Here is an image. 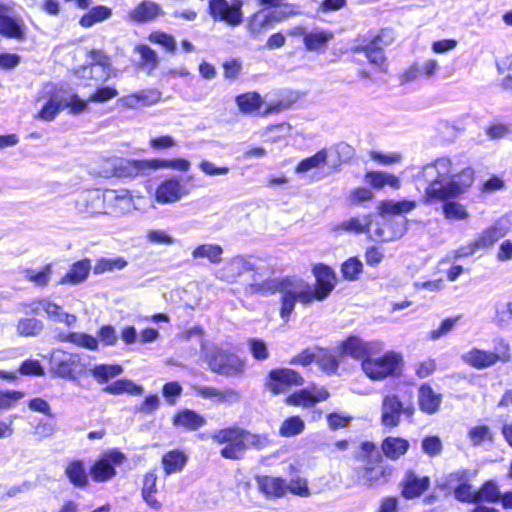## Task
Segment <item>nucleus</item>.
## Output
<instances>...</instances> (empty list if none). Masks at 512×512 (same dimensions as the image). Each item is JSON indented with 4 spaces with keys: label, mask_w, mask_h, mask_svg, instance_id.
<instances>
[{
    "label": "nucleus",
    "mask_w": 512,
    "mask_h": 512,
    "mask_svg": "<svg viewBox=\"0 0 512 512\" xmlns=\"http://www.w3.org/2000/svg\"><path fill=\"white\" fill-rule=\"evenodd\" d=\"M425 185L427 200H446L465 193L474 182V171L461 155L441 156L424 165L415 176Z\"/></svg>",
    "instance_id": "f257e3e1"
},
{
    "label": "nucleus",
    "mask_w": 512,
    "mask_h": 512,
    "mask_svg": "<svg viewBox=\"0 0 512 512\" xmlns=\"http://www.w3.org/2000/svg\"><path fill=\"white\" fill-rule=\"evenodd\" d=\"M37 114L35 118L44 121H53L58 113L69 108L70 113L80 114L86 111V102L78 95L72 94L53 83H46L35 98Z\"/></svg>",
    "instance_id": "f03ea898"
},
{
    "label": "nucleus",
    "mask_w": 512,
    "mask_h": 512,
    "mask_svg": "<svg viewBox=\"0 0 512 512\" xmlns=\"http://www.w3.org/2000/svg\"><path fill=\"white\" fill-rule=\"evenodd\" d=\"M211 437L215 443L224 445L220 454L223 458L230 460H238L243 457L246 449L261 448L267 442L266 437L252 434L236 426L220 429Z\"/></svg>",
    "instance_id": "7ed1b4c3"
},
{
    "label": "nucleus",
    "mask_w": 512,
    "mask_h": 512,
    "mask_svg": "<svg viewBox=\"0 0 512 512\" xmlns=\"http://www.w3.org/2000/svg\"><path fill=\"white\" fill-rule=\"evenodd\" d=\"M205 362L209 369L227 377L239 376L245 371V362L237 355L219 348L213 344L201 345Z\"/></svg>",
    "instance_id": "20e7f679"
},
{
    "label": "nucleus",
    "mask_w": 512,
    "mask_h": 512,
    "mask_svg": "<svg viewBox=\"0 0 512 512\" xmlns=\"http://www.w3.org/2000/svg\"><path fill=\"white\" fill-rule=\"evenodd\" d=\"M279 291L281 294L279 315L284 322L289 321L297 301L303 305L313 302L309 292V283L301 278L284 279Z\"/></svg>",
    "instance_id": "39448f33"
},
{
    "label": "nucleus",
    "mask_w": 512,
    "mask_h": 512,
    "mask_svg": "<svg viewBox=\"0 0 512 512\" xmlns=\"http://www.w3.org/2000/svg\"><path fill=\"white\" fill-rule=\"evenodd\" d=\"M402 363L401 354L389 351L381 357L368 356L361 362V369L369 379L383 381L389 376L396 375Z\"/></svg>",
    "instance_id": "423d86ee"
},
{
    "label": "nucleus",
    "mask_w": 512,
    "mask_h": 512,
    "mask_svg": "<svg viewBox=\"0 0 512 512\" xmlns=\"http://www.w3.org/2000/svg\"><path fill=\"white\" fill-rule=\"evenodd\" d=\"M18 310L26 315H41L44 313L49 320L63 323L67 327H73L77 322V317L74 314L67 313L62 306L56 304L48 297L20 303Z\"/></svg>",
    "instance_id": "0eeeda50"
},
{
    "label": "nucleus",
    "mask_w": 512,
    "mask_h": 512,
    "mask_svg": "<svg viewBox=\"0 0 512 512\" xmlns=\"http://www.w3.org/2000/svg\"><path fill=\"white\" fill-rule=\"evenodd\" d=\"M511 358L510 344L504 339L498 340L495 352L473 348L461 356L464 363L478 370L492 367L498 362L507 363Z\"/></svg>",
    "instance_id": "6e6552de"
},
{
    "label": "nucleus",
    "mask_w": 512,
    "mask_h": 512,
    "mask_svg": "<svg viewBox=\"0 0 512 512\" xmlns=\"http://www.w3.org/2000/svg\"><path fill=\"white\" fill-rule=\"evenodd\" d=\"M50 362L51 370L63 379L76 380L85 371L82 357L77 353L57 349L52 352Z\"/></svg>",
    "instance_id": "1a4fd4ad"
},
{
    "label": "nucleus",
    "mask_w": 512,
    "mask_h": 512,
    "mask_svg": "<svg viewBox=\"0 0 512 512\" xmlns=\"http://www.w3.org/2000/svg\"><path fill=\"white\" fill-rule=\"evenodd\" d=\"M407 231V219L389 217L373 218L370 239L376 242H391L402 238Z\"/></svg>",
    "instance_id": "9d476101"
},
{
    "label": "nucleus",
    "mask_w": 512,
    "mask_h": 512,
    "mask_svg": "<svg viewBox=\"0 0 512 512\" xmlns=\"http://www.w3.org/2000/svg\"><path fill=\"white\" fill-rule=\"evenodd\" d=\"M384 348L385 345L382 341H364L355 335L349 336L339 344V351L342 356H349L362 361L368 356L378 355Z\"/></svg>",
    "instance_id": "9b49d317"
},
{
    "label": "nucleus",
    "mask_w": 512,
    "mask_h": 512,
    "mask_svg": "<svg viewBox=\"0 0 512 512\" xmlns=\"http://www.w3.org/2000/svg\"><path fill=\"white\" fill-rule=\"evenodd\" d=\"M190 167V161L184 158L133 160L130 161V177L149 175L152 171L158 169H172L179 172H187Z\"/></svg>",
    "instance_id": "f8f14e48"
},
{
    "label": "nucleus",
    "mask_w": 512,
    "mask_h": 512,
    "mask_svg": "<svg viewBox=\"0 0 512 512\" xmlns=\"http://www.w3.org/2000/svg\"><path fill=\"white\" fill-rule=\"evenodd\" d=\"M303 384L304 378L295 370L278 368L269 372L265 386L272 394L278 395Z\"/></svg>",
    "instance_id": "ddd939ff"
},
{
    "label": "nucleus",
    "mask_w": 512,
    "mask_h": 512,
    "mask_svg": "<svg viewBox=\"0 0 512 512\" xmlns=\"http://www.w3.org/2000/svg\"><path fill=\"white\" fill-rule=\"evenodd\" d=\"M316 284L315 287L309 284V292L312 301L325 300L336 286L337 278L334 271L327 265L317 264L312 270Z\"/></svg>",
    "instance_id": "4468645a"
},
{
    "label": "nucleus",
    "mask_w": 512,
    "mask_h": 512,
    "mask_svg": "<svg viewBox=\"0 0 512 512\" xmlns=\"http://www.w3.org/2000/svg\"><path fill=\"white\" fill-rule=\"evenodd\" d=\"M512 227V214L499 217L493 225L484 229L475 239L474 246L479 250L492 247L499 239L505 237Z\"/></svg>",
    "instance_id": "2eb2a0df"
},
{
    "label": "nucleus",
    "mask_w": 512,
    "mask_h": 512,
    "mask_svg": "<svg viewBox=\"0 0 512 512\" xmlns=\"http://www.w3.org/2000/svg\"><path fill=\"white\" fill-rule=\"evenodd\" d=\"M414 408L404 407L398 396L390 394L383 398L381 405V422L385 427L394 428L400 424L402 414L411 417Z\"/></svg>",
    "instance_id": "dca6fc26"
},
{
    "label": "nucleus",
    "mask_w": 512,
    "mask_h": 512,
    "mask_svg": "<svg viewBox=\"0 0 512 512\" xmlns=\"http://www.w3.org/2000/svg\"><path fill=\"white\" fill-rule=\"evenodd\" d=\"M125 455L118 450L111 449L104 452L91 468V476L97 482H103L115 475V467L121 465Z\"/></svg>",
    "instance_id": "f3484780"
},
{
    "label": "nucleus",
    "mask_w": 512,
    "mask_h": 512,
    "mask_svg": "<svg viewBox=\"0 0 512 512\" xmlns=\"http://www.w3.org/2000/svg\"><path fill=\"white\" fill-rule=\"evenodd\" d=\"M391 41V32L389 30H382L371 45L357 46L353 48V52L356 55H363L375 68L386 71V58L382 49L377 45L380 43L389 44Z\"/></svg>",
    "instance_id": "a211bd4d"
},
{
    "label": "nucleus",
    "mask_w": 512,
    "mask_h": 512,
    "mask_svg": "<svg viewBox=\"0 0 512 512\" xmlns=\"http://www.w3.org/2000/svg\"><path fill=\"white\" fill-rule=\"evenodd\" d=\"M472 474L466 470L449 474L446 486L453 491L455 498L461 502L475 503L476 490L470 484Z\"/></svg>",
    "instance_id": "6ab92c4d"
},
{
    "label": "nucleus",
    "mask_w": 512,
    "mask_h": 512,
    "mask_svg": "<svg viewBox=\"0 0 512 512\" xmlns=\"http://www.w3.org/2000/svg\"><path fill=\"white\" fill-rule=\"evenodd\" d=\"M242 4L240 2L230 5L226 0H210L209 13L216 21H223L231 26H237L242 22Z\"/></svg>",
    "instance_id": "aec40b11"
},
{
    "label": "nucleus",
    "mask_w": 512,
    "mask_h": 512,
    "mask_svg": "<svg viewBox=\"0 0 512 512\" xmlns=\"http://www.w3.org/2000/svg\"><path fill=\"white\" fill-rule=\"evenodd\" d=\"M329 396V392L324 387L312 385L290 394L285 399V403L292 406L310 408L319 402L326 401Z\"/></svg>",
    "instance_id": "412c9836"
},
{
    "label": "nucleus",
    "mask_w": 512,
    "mask_h": 512,
    "mask_svg": "<svg viewBox=\"0 0 512 512\" xmlns=\"http://www.w3.org/2000/svg\"><path fill=\"white\" fill-rule=\"evenodd\" d=\"M253 270L252 263L242 257L236 256L228 260L216 273L217 279L227 283H235L245 273Z\"/></svg>",
    "instance_id": "4be33fe9"
},
{
    "label": "nucleus",
    "mask_w": 512,
    "mask_h": 512,
    "mask_svg": "<svg viewBox=\"0 0 512 512\" xmlns=\"http://www.w3.org/2000/svg\"><path fill=\"white\" fill-rule=\"evenodd\" d=\"M188 194V190L181 184L180 180L170 178L162 182L155 193L158 203L169 204L179 201Z\"/></svg>",
    "instance_id": "5701e85b"
},
{
    "label": "nucleus",
    "mask_w": 512,
    "mask_h": 512,
    "mask_svg": "<svg viewBox=\"0 0 512 512\" xmlns=\"http://www.w3.org/2000/svg\"><path fill=\"white\" fill-rule=\"evenodd\" d=\"M191 389L197 396L213 400L216 403H232L240 399L239 393L232 388L221 390L212 386L192 385Z\"/></svg>",
    "instance_id": "b1692460"
},
{
    "label": "nucleus",
    "mask_w": 512,
    "mask_h": 512,
    "mask_svg": "<svg viewBox=\"0 0 512 512\" xmlns=\"http://www.w3.org/2000/svg\"><path fill=\"white\" fill-rule=\"evenodd\" d=\"M402 495L406 499H413L421 496L430 486V479L427 476H420L413 471H408L402 482Z\"/></svg>",
    "instance_id": "393cba45"
},
{
    "label": "nucleus",
    "mask_w": 512,
    "mask_h": 512,
    "mask_svg": "<svg viewBox=\"0 0 512 512\" xmlns=\"http://www.w3.org/2000/svg\"><path fill=\"white\" fill-rule=\"evenodd\" d=\"M141 494L143 500L151 509L156 511L161 509V491L157 485V476L154 473L145 475Z\"/></svg>",
    "instance_id": "a878e982"
},
{
    "label": "nucleus",
    "mask_w": 512,
    "mask_h": 512,
    "mask_svg": "<svg viewBox=\"0 0 512 512\" xmlns=\"http://www.w3.org/2000/svg\"><path fill=\"white\" fill-rule=\"evenodd\" d=\"M0 34L20 39L23 32L20 25L13 18V9L11 6L0 2Z\"/></svg>",
    "instance_id": "bb28decb"
},
{
    "label": "nucleus",
    "mask_w": 512,
    "mask_h": 512,
    "mask_svg": "<svg viewBox=\"0 0 512 512\" xmlns=\"http://www.w3.org/2000/svg\"><path fill=\"white\" fill-rule=\"evenodd\" d=\"M416 208V202L411 200H383L379 203L377 211L379 217H389L402 215L411 212Z\"/></svg>",
    "instance_id": "cd10ccee"
},
{
    "label": "nucleus",
    "mask_w": 512,
    "mask_h": 512,
    "mask_svg": "<svg viewBox=\"0 0 512 512\" xmlns=\"http://www.w3.org/2000/svg\"><path fill=\"white\" fill-rule=\"evenodd\" d=\"M283 19L280 13L260 10L250 19L248 28L253 35H258L268 29L273 23Z\"/></svg>",
    "instance_id": "c85d7f7f"
},
{
    "label": "nucleus",
    "mask_w": 512,
    "mask_h": 512,
    "mask_svg": "<svg viewBox=\"0 0 512 512\" xmlns=\"http://www.w3.org/2000/svg\"><path fill=\"white\" fill-rule=\"evenodd\" d=\"M57 339L60 342H68L77 347L84 348L90 351H97L99 349V341L96 337L83 333V332H70L59 333Z\"/></svg>",
    "instance_id": "c756f323"
},
{
    "label": "nucleus",
    "mask_w": 512,
    "mask_h": 512,
    "mask_svg": "<svg viewBox=\"0 0 512 512\" xmlns=\"http://www.w3.org/2000/svg\"><path fill=\"white\" fill-rule=\"evenodd\" d=\"M91 270V262L89 259H83L75 262L69 271L60 279L59 284L77 285L84 282Z\"/></svg>",
    "instance_id": "7c9ffc66"
},
{
    "label": "nucleus",
    "mask_w": 512,
    "mask_h": 512,
    "mask_svg": "<svg viewBox=\"0 0 512 512\" xmlns=\"http://www.w3.org/2000/svg\"><path fill=\"white\" fill-rule=\"evenodd\" d=\"M365 182L374 189H383L389 186L392 189H399L401 186L400 178L394 174L383 171H370L365 174Z\"/></svg>",
    "instance_id": "2f4dec72"
},
{
    "label": "nucleus",
    "mask_w": 512,
    "mask_h": 512,
    "mask_svg": "<svg viewBox=\"0 0 512 512\" xmlns=\"http://www.w3.org/2000/svg\"><path fill=\"white\" fill-rule=\"evenodd\" d=\"M441 401V394L434 392L430 385L423 384L419 388L418 402L423 412L427 414L435 413L439 409Z\"/></svg>",
    "instance_id": "473e14b6"
},
{
    "label": "nucleus",
    "mask_w": 512,
    "mask_h": 512,
    "mask_svg": "<svg viewBox=\"0 0 512 512\" xmlns=\"http://www.w3.org/2000/svg\"><path fill=\"white\" fill-rule=\"evenodd\" d=\"M259 490L266 496L282 497L286 493V482L282 478L257 476Z\"/></svg>",
    "instance_id": "72a5a7b5"
},
{
    "label": "nucleus",
    "mask_w": 512,
    "mask_h": 512,
    "mask_svg": "<svg viewBox=\"0 0 512 512\" xmlns=\"http://www.w3.org/2000/svg\"><path fill=\"white\" fill-rule=\"evenodd\" d=\"M328 151V164L333 168L340 167L350 161L355 154L354 148L346 142H339Z\"/></svg>",
    "instance_id": "f704fd0d"
},
{
    "label": "nucleus",
    "mask_w": 512,
    "mask_h": 512,
    "mask_svg": "<svg viewBox=\"0 0 512 512\" xmlns=\"http://www.w3.org/2000/svg\"><path fill=\"white\" fill-rule=\"evenodd\" d=\"M128 161L120 157L101 160L99 174L103 177H122L126 175Z\"/></svg>",
    "instance_id": "c9c22d12"
},
{
    "label": "nucleus",
    "mask_w": 512,
    "mask_h": 512,
    "mask_svg": "<svg viewBox=\"0 0 512 512\" xmlns=\"http://www.w3.org/2000/svg\"><path fill=\"white\" fill-rule=\"evenodd\" d=\"M334 38V34L326 30H313L305 35L304 46L308 51L324 50Z\"/></svg>",
    "instance_id": "e433bc0d"
},
{
    "label": "nucleus",
    "mask_w": 512,
    "mask_h": 512,
    "mask_svg": "<svg viewBox=\"0 0 512 512\" xmlns=\"http://www.w3.org/2000/svg\"><path fill=\"white\" fill-rule=\"evenodd\" d=\"M381 448L386 457L396 460L408 451L409 442L400 437H387L383 441Z\"/></svg>",
    "instance_id": "4c0bfd02"
},
{
    "label": "nucleus",
    "mask_w": 512,
    "mask_h": 512,
    "mask_svg": "<svg viewBox=\"0 0 512 512\" xmlns=\"http://www.w3.org/2000/svg\"><path fill=\"white\" fill-rule=\"evenodd\" d=\"M187 455L180 450H172L162 457V465L167 475L180 472L187 462Z\"/></svg>",
    "instance_id": "58836bf2"
},
{
    "label": "nucleus",
    "mask_w": 512,
    "mask_h": 512,
    "mask_svg": "<svg viewBox=\"0 0 512 512\" xmlns=\"http://www.w3.org/2000/svg\"><path fill=\"white\" fill-rule=\"evenodd\" d=\"M238 109L244 114L258 112L263 104L262 97L257 92H247L235 99Z\"/></svg>",
    "instance_id": "ea45409f"
},
{
    "label": "nucleus",
    "mask_w": 512,
    "mask_h": 512,
    "mask_svg": "<svg viewBox=\"0 0 512 512\" xmlns=\"http://www.w3.org/2000/svg\"><path fill=\"white\" fill-rule=\"evenodd\" d=\"M173 423L188 430H196L205 424V419L195 411L185 409L174 416Z\"/></svg>",
    "instance_id": "a19ab883"
},
{
    "label": "nucleus",
    "mask_w": 512,
    "mask_h": 512,
    "mask_svg": "<svg viewBox=\"0 0 512 512\" xmlns=\"http://www.w3.org/2000/svg\"><path fill=\"white\" fill-rule=\"evenodd\" d=\"M161 96V92L157 89L141 90L138 93L130 95V109L154 105L161 100Z\"/></svg>",
    "instance_id": "79ce46f5"
},
{
    "label": "nucleus",
    "mask_w": 512,
    "mask_h": 512,
    "mask_svg": "<svg viewBox=\"0 0 512 512\" xmlns=\"http://www.w3.org/2000/svg\"><path fill=\"white\" fill-rule=\"evenodd\" d=\"M102 200L115 213H124L128 207V194L125 190H108L103 194Z\"/></svg>",
    "instance_id": "37998d69"
},
{
    "label": "nucleus",
    "mask_w": 512,
    "mask_h": 512,
    "mask_svg": "<svg viewBox=\"0 0 512 512\" xmlns=\"http://www.w3.org/2000/svg\"><path fill=\"white\" fill-rule=\"evenodd\" d=\"M223 249L220 245L206 243L197 246L191 253L193 259L205 258L212 264H218L222 260Z\"/></svg>",
    "instance_id": "c03bdc74"
},
{
    "label": "nucleus",
    "mask_w": 512,
    "mask_h": 512,
    "mask_svg": "<svg viewBox=\"0 0 512 512\" xmlns=\"http://www.w3.org/2000/svg\"><path fill=\"white\" fill-rule=\"evenodd\" d=\"M373 225V215H362L359 217H353L344 221L341 224V228L345 231L354 232L357 234L361 233H369L371 234V229Z\"/></svg>",
    "instance_id": "a18cd8bd"
},
{
    "label": "nucleus",
    "mask_w": 512,
    "mask_h": 512,
    "mask_svg": "<svg viewBox=\"0 0 512 512\" xmlns=\"http://www.w3.org/2000/svg\"><path fill=\"white\" fill-rule=\"evenodd\" d=\"M43 328V322L35 317L21 318L16 325L17 333L25 337L37 336L42 332Z\"/></svg>",
    "instance_id": "49530a36"
},
{
    "label": "nucleus",
    "mask_w": 512,
    "mask_h": 512,
    "mask_svg": "<svg viewBox=\"0 0 512 512\" xmlns=\"http://www.w3.org/2000/svg\"><path fill=\"white\" fill-rule=\"evenodd\" d=\"M52 264H46L41 270L26 269L23 271L24 278L38 287H46L52 276Z\"/></svg>",
    "instance_id": "de8ad7c7"
},
{
    "label": "nucleus",
    "mask_w": 512,
    "mask_h": 512,
    "mask_svg": "<svg viewBox=\"0 0 512 512\" xmlns=\"http://www.w3.org/2000/svg\"><path fill=\"white\" fill-rule=\"evenodd\" d=\"M162 13L161 8L154 2H143L139 6H137L133 13L132 18L141 21L147 22L154 20L157 16Z\"/></svg>",
    "instance_id": "09e8293b"
},
{
    "label": "nucleus",
    "mask_w": 512,
    "mask_h": 512,
    "mask_svg": "<svg viewBox=\"0 0 512 512\" xmlns=\"http://www.w3.org/2000/svg\"><path fill=\"white\" fill-rule=\"evenodd\" d=\"M328 163V151L322 149L311 157L303 159L295 168V172L302 174L312 169L318 168L320 165Z\"/></svg>",
    "instance_id": "8fccbe9b"
},
{
    "label": "nucleus",
    "mask_w": 512,
    "mask_h": 512,
    "mask_svg": "<svg viewBox=\"0 0 512 512\" xmlns=\"http://www.w3.org/2000/svg\"><path fill=\"white\" fill-rule=\"evenodd\" d=\"M304 429V420L299 416H291L282 422L279 428V434L283 437H293L301 434Z\"/></svg>",
    "instance_id": "3c124183"
},
{
    "label": "nucleus",
    "mask_w": 512,
    "mask_h": 512,
    "mask_svg": "<svg viewBox=\"0 0 512 512\" xmlns=\"http://www.w3.org/2000/svg\"><path fill=\"white\" fill-rule=\"evenodd\" d=\"M65 473L75 486L82 487L87 483V474L81 461L71 462L66 467Z\"/></svg>",
    "instance_id": "603ef678"
},
{
    "label": "nucleus",
    "mask_w": 512,
    "mask_h": 512,
    "mask_svg": "<svg viewBox=\"0 0 512 512\" xmlns=\"http://www.w3.org/2000/svg\"><path fill=\"white\" fill-rule=\"evenodd\" d=\"M468 438L474 446H479L488 441H494V434L487 425H478L469 429Z\"/></svg>",
    "instance_id": "864d4df0"
},
{
    "label": "nucleus",
    "mask_w": 512,
    "mask_h": 512,
    "mask_svg": "<svg viewBox=\"0 0 512 512\" xmlns=\"http://www.w3.org/2000/svg\"><path fill=\"white\" fill-rule=\"evenodd\" d=\"M122 371L123 369L118 365L101 364L95 366L91 373L98 382L104 383L120 375Z\"/></svg>",
    "instance_id": "5fc2aeb1"
},
{
    "label": "nucleus",
    "mask_w": 512,
    "mask_h": 512,
    "mask_svg": "<svg viewBox=\"0 0 512 512\" xmlns=\"http://www.w3.org/2000/svg\"><path fill=\"white\" fill-rule=\"evenodd\" d=\"M148 40L153 43L160 45L166 52L174 54L177 49L175 38L163 31H155L149 34Z\"/></svg>",
    "instance_id": "6e6d98bb"
},
{
    "label": "nucleus",
    "mask_w": 512,
    "mask_h": 512,
    "mask_svg": "<svg viewBox=\"0 0 512 512\" xmlns=\"http://www.w3.org/2000/svg\"><path fill=\"white\" fill-rule=\"evenodd\" d=\"M111 15L110 9L104 6H97L92 8L87 14H85L81 20L80 24L83 27H91L96 23H99L105 19H107Z\"/></svg>",
    "instance_id": "4d7b16f0"
},
{
    "label": "nucleus",
    "mask_w": 512,
    "mask_h": 512,
    "mask_svg": "<svg viewBox=\"0 0 512 512\" xmlns=\"http://www.w3.org/2000/svg\"><path fill=\"white\" fill-rule=\"evenodd\" d=\"M25 397V393L18 390H0V411H8L17 406Z\"/></svg>",
    "instance_id": "13d9d810"
},
{
    "label": "nucleus",
    "mask_w": 512,
    "mask_h": 512,
    "mask_svg": "<svg viewBox=\"0 0 512 512\" xmlns=\"http://www.w3.org/2000/svg\"><path fill=\"white\" fill-rule=\"evenodd\" d=\"M135 49L140 54L142 66L147 69L148 72L157 68L159 58L153 49L146 45L137 46Z\"/></svg>",
    "instance_id": "bf43d9fd"
},
{
    "label": "nucleus",
    "mask_w": 512,
    "mask_h": 512,
    "mask_svg": "<svg viewBox=\"0 0 512 512\" xmlns=\"http://www.w3.org/2000/svg\"><path fill=\"white\" fill-rule=\"evenodd\" d=\"M501 500L500 491L493 482L485 483L475 494V502H496Z\"/></svg>",
    "instance_id": "052dcab7"
},
{
    "label": "nucleus",
    "mask_w": 512,
    "mask_h": 512,
    "mask_svg": "<svg viewBox=\"0 0 512 512\" xmlns=\"http://www.w3.org/2000/svg\"><path fill=\"white\" fill-rule=\"evenodd\" d=\"M443 213L449 220L459 221L469 218V212L464 205L458 202H447L443 205Z\"/></svg>",
    "instance_id": "680f3d73"
},
{
    "label": "nucleus",
    "mask_w": 512,
    "mask_h": 512,
    "mask_svg": "<svg viewBox=\"0 0 512 512\" xmlns=\"http://www.w3.org/2000/svg\"><path fill=\"white\" fill-rule=\"evenodd\" d=\"M362 269L363 264L356 257H351L347 259L341 266V272L343 277L349 281H355L361 274Z\"/></svg>",
    "instance_id": "e2e57ef3"
},
{
    "label": "nucleus",
    "mask_w": 512,
    "mask_h": 512,
    "mask_svg": "<svg viewBox=\"0 0 512 512\" xmlns=\"http://www.w3.org/2000/svg\"><path fill=\"white\" fill-rule=\"evenodd\" d=\"M286 491L304 498L309 497L312 494L308 486L307 479L302 477L291 479L290 482L286 484Z\"/></svg>",
    "instance_id": "0e129e2a"
},
{
    "label": "nucleus",
    "mask_w": 512,
    "mask_h": 512,
    "mask_svg": "<svg viewBox=\"0 0 512 512\" xmlns=\"http://www.w3.org/2000/svg\"><path fill=\"white\" fill-rule=\"evenodd\" d=\"M370 158L379 163L380 165L388 166L400 163L402 161V154L400 152H389V153H382L379 151L371 150L369 152Z\"/></svg>",
    "instance_id": "69168bd1"
},
{
    "label": "nucleus",
    "mask_w": 512,
    "mask_h": 512,
    "mask_svg": "<svg viewBox=\"0 0 512 512\" xmlns=\"http://www.w3.org/2000/svg\"><path fill=\"white\" fill-rule=\"evenodd\" d=\"M316 363L322 370L328 373H333L338 368V362L335 357L320 348H318Z\"/></svg>",
    "instance_id": "338daca9"
},
{
    "label": "nucleus",
    "mask_w": 512,
    "mask_h": 512,
    "mask_svg": "<svg viewBox=\"0 0 512 512\" xmlns=\"http://www.w3.org/2000/svg\"><path fill=\"white\" fill-rule=\"evenodd\" d=\"M494 320L500 327H505L512 321V301L508 302L506 307L500 303L495 305Z\"/></svg>",
    "instance_id": "774afa93"
}]
</instances>
